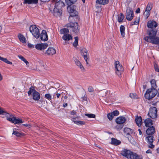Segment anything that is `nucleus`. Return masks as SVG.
<instances>
[{
	"instance_id": "1",
	"label": "nucleus",
	"mask_w": 159,
	"mask_h": 159,
	"mask_svg": "<svg viewBox=\"0 0 159 159\" xmlns=\"http://www.w3.org/2000/svg\"><path fill=\"white\" fill-rule=\"evenodd\" d=\"M157 30L156 28L148 29L146 32L148 36L144 37V39L148 43L159 46V37L156 36Z\"/></svg>"
},
{
	"instance_id": "2",
	"label": "nucleus",
	"mask_w": 159,
	"mask_h": 159,
	"mask_svg": "<svg viewBox=\"0 0 159 159\" xmlns=\"http://www.w3.org/2000/svg\"><path fill=\"white\" fill-rule=\"evenodd\" d=\"M65 7V4L62 1L59 0L55 3L54 6L51 5L49 9L52 12L54 16L56 17L60 16L62 12V8Z\"/></svg>"
},
{
	"instance_id": "3",
	"label": "nucleus",
	"mask_w": 159,
	"mask_h": 159,
	"mask_svg": "<svg viewBox=\"0 0 159 159\" xmlns=\"http://www.w3.org/2000/svg\"><path fill=\"white\" fill-rule=\"evenodd\" d=\"M77 0H65V1L67 4L68 6V9H70L69 13H70V16L72 17H75L76 18L78 19V12L76 10V6L75 5H71L74 4L76 1Z\"/></svg>"
},
{
	"instance_id": "4",
	"label": "nucleus",
	"mask_w": 159,
	"mask_h": 159,
	"mask_svg": "<svg viewBox=\"0 0 159 159\" xmlns=\"http://www.w3.org/2000/svg\"><path fill=\"white\" fill-rule=\"evenodd\" d=\"M66 26L75 33H78L79 32V27L77 22H70L67 24Z\"/></svg>"
},
{
	"instance_id": "5",
	"label": "nucleus",
	"mask_w": 159,
	"mask_h": 159,
	"mask_svg": "<svg viewBox=\"0 0 159 159\" xmlns=\"http://www.w3.org/2000/svg\"><path fill=\"white\" fill-rule=\"evenodd\" d=\"M29 30L35 38L38 39L39 37V30L35 25H31L29 28Z\"/></svg>"
},
{
	"instance_id": "6",
	"label": "nucleus",
	"mask_w": 159,
	"mask_h": 159,
	"mask_svg": "<svg viewBox=\"0 0 159 159\" xmlns=\"http://www.w3.org/2000/svg\"><path fill=\"white\" fill-rule=\"evenodd\" d=\"M157 109L155 107H151L149 109L148 115L152 119H155L157 117Z\"/></svg>"
},
{
	"instance_id": "7",
	"label": "nucleus",
	"mask_w": 159,
	"mask_h": 159,
	"mask_svg": "<svg viewBox=\"0 0 159 159\" xmlns=\"http://www.w3.org/2000/svg\"><path fill=\"white\" fill-rule=\"evenodd\" d=\"M115 68L116 70V73L119 76L121 75L122 72L124 71V68L123 66L120 64L118 61L115 62Z\"/></svg>"
},
{
	"instance_id": "8",
	"label": "nucleus",
	"mask_w": 159,
	"mask_h": 159,
	"mask_svg": "<svg viewBox=\"0 0 159 159\" xmlns=\"http://www.w3.org/2000/svg\"><path fill=\"white\" fill-rule=\"evenodd\" d=\"M126 19L129 21H131L134 17V13L131 8H129L126 10Z\"/></svg>"
},
{
	"instance_id": "9",
	"label": "nucleus",
	"mask_w": 159,
	"mask_h": 159,
	"mask_svg": "<svg viewBox=\"0 0 159 159\" xmlns=\"http://www.w3.org/2000/svg\"><path fill=\"white\" fill-rule=\"evenodd\" d=\"M158 26V24L153 20H150L147 24L148 29H155Z\"/></svg>"
},
{
	"instance_id": "10",
	"label": "nucleus",
	"mask_w": 159,
	"mask_h": 159,
	"mask_svg": "<svg viewBox=\"0 0 159 159\" xmlns=\"http://www.w3.org/2000/svg\"><path fill=\"white\" fill-rule=\"evenodd\" d=\"M154 137L153 135H148L146 137V139L147 140V142L149 144V148H153L154 147V145L152 144V143L154 140L153 139Z\"/></svg>"
},
{
	"instance_id": "11",
	"label": "nucleus",
	"mask_w": 159,
	"mask_h": 159,
	"mask_svg": "<svg viewBox=\"0 0 159 159\" xmlns=\"http://www.w3.org/2000/svg\"><path fill=\"white\" fill-rule=\"evenodd\" d=\"M80 52L81 55L83 56L84 59L86 62V64H88L87 59H88V55L89 53L87 49L85 48H83L81 49Z\"/></svg>"
},
{
	"instance_id": "12",
	"label": "nucleus",
	"mask_w": 159,
	"mask_h": 159,
	"mask_svg": "<svg viewBox=\"0 0 159 159\" xmlns=\"http://www.w3.org/2000/svg\"><path fill=\"white\" fill-rule=\"evenodd\" d=\"M48 46V45L47 43H38L35 46L36 48L39 50H43Z\"/></svg>"
},
{
	"instance_id": "13",
	"label": "nucleus",
	"mask_w": 159,
	"mask_h": 159,
	"mask_svg": "<svg viewBox=\"0 0 159 159\" xmlns=\"http://www.w3.org/2000/svg\"><path fill=\"white\" fill-rule=\"evenodd\" d=\"M155 132V129L153 126L149 127L146 130V133L148 135H153Z\"/></svg>"
},
{
	"instance_id": "14",
	"label": "nucleus",
	"mask_w": 159,
	"mask_h": 159,
	"mask_svg": "<svg viewBox=\"0 0 159 159\" xmlns=\"http://www.w3.org/2000/svg\"><path fill=\"white\" fill-rule=\"evenodd\" d=\"M41 39L44 41H47L48 40V36L45 30H42L41 34Z\"/></svg>"
},
{
	"instance_id": "15",
	"label": "nucleus",
	"mask_w": 159,
	"mask_h": 159,
	"mask_svg": "<svg viewBox=\"0 0 159 159\" xmlns=\"http://www.w3.org/2000/svg\"><path fill=\"white\" fill-rule=\"evenodd\" d=\"M126 119L123 116H120L117 117L116 120V122L118 124H122L124 123Z\"/></svg>"
},
{
	"instance_id": "16",
	"label": "nucleus",
	"mask_w": 159,
	"mask_h": 159,
	"mask_svg": "<svg viewBox=\"0 0 159 159\" xmlns=\"http://www.w3.org/2000/svg\"><path fill=\"white\" fill-rule=\"evenodd\" d=\"M56 53V50L52 47H49L45 53L48 55H52Z\"/></svg>"
},
{
	"instance_id": "17",
	"label": "nucleus",
	"mask_w": 159,
	"mask_h": 159,
	"mask_svg": "<svg viewBox=\"0 0 159 159\" xmlns=\"http://www.w3.org/2000/svg\"><path fill=\"white\" fill-rule=\"evenodd\" d=\"M33 99L35 101H39L40 98V93L36 91H35L32 94Z\"/></svg>"
},
{
	"instance_id": "18",
	"label": "nucleus",
	"mask_w": 159,
	"mask_h": 159,
	"mask_svg": "<svg viewBox=\"0 0 159 159\" xmlns=\"http://www.w3.org/2000/svg\"><path fill=\"white\" fill-rule=\"evenodd\" d=\"M128 159H143L140 156H138L136 153H133L132 152L130 153L129 157H128Z\"/></svg>"
},
{
	"instance_id": "19",
	"label": "nucleus",
	"mask_w": 159,
	"mask_h": 159,
	"mask_svg": "<svg viewBox=\"0 0 159 159\" xmlns=\"http://www.w3.org/2000/svg\"><path fill=\"white\" fill-rule=\"evenodd\" d=\"M4 115L6 116L7 120L11 122H12L13 119L15 117L14 115L11 114H10L6 111L5 114H4Z\"/></svg>"
},
{
	"instance_id": "20",
	"label": "nucleus",
	"mask_w": 159,
	"mask_h": 159,
	"mask_svg": "<svg viewBox=\"0 0 159 159\" xmlns=\"http://www.w3.org/2000/svg\"><path fill=\"white\" fill-rule=\"evenodd\" d=\"M144 123L146 127L151 126L153 125L152 120L150 118H147L144 121Z\"/></svg>"
},
{
	"instance_id": "21",
	"label": "nucleus",
	"mask_w": 159,
	"mask_h": 159,
	"mask_svg": "<svg viewBox=\"0 0 159 159\" xmlns=\"http://www.w3.org/2000/svg\"><path fill=\"white\" fill-rule=\"evenodd\" d=\"M130 153H132V152L126 149H124L122 151L121 154L123 156L128 158Z\"/></svg>"
},
{
	"instance_id": "22",
	"label": "nucleus",
	"mask_w": 159,
	"mask_h": 159,
	"mask_svg": "<svg viewBox=\"0 0 159 159\" xmlns=\"http://www.w3.org/2000/svg\"><path fill=\"white\" fill-rule=\"evenodd\" d=\"M124 134L126 136H128V137H129V136H130L131 137L130 134L133 133V130L132 129L128 128H125L124 130Z\"/></svg>"
},
{
	"instance_id": "23",
	"label": "nucleus",
	"mask_w": 159,
	"mask_h": 159,
	"mask_svg": "<svg viewBox=\"0 0 159 159\" xmlns=\"http://www.w3.org/2000/svg\"><path fill=\"white\" fill-rule=\"evenodd\" d=\"M135 121L139 127L141 126L142 124V119L141 116H137L135 119Z\"/></svg>"
},
{
	"instance_id": "24",
	"label": "nucleus",
	"mask_w": 159,
	"mask_h": 159,
	"mask_svg": "<svg viewBox=\"0 0 159 159\" xmlns=\"http://www.w3.org/2000/svg\"><path fill=\"white\" fill-rule=\"evenodd\" d=\"M111 144L115 146H117L120 145L121 143V141L118 140L117 139L113 138L111 139Z\"/></svg>"
},
{
	"instance_id": "25",
	"label": "nucleus",
	"mask_w": 159,
	"mask_h": 159,
	"mask_svg": "<svg viewBox=\"0 0 159 159\" xmlns=\"http://www.w3.org/2000/svg\"><path fill=\"white\" fill-rule=\"evenodd\" d=\"M24 4H36L38 2V0H24Z\"/></svg>"
},
{
	"instance_id": "26",
	"label": "nucleus",
	"mask_w": 159,
	"mask_h": 159,
	"mask_svg": "<svg viewBox=\"0 0 159 159\" xmlns=\"http://www.w3.org/2000/svg\"><path fill=\"white\" fill-rule=\"evenodd\" d=\"M72 36L70 34H65L62 37V39L65 41H69L72 39Z\"/></svg>"
},
{
	"instance_id": "27",
	"label": "nucleus",
	"mask_w": 159,
	"mask_h": 159,
	"mask_svg": "<svg viewBox=\"0 0 159 159\" xmlns=\"http://www.w3.org/2000/svg\"><path fill=\"white\" fill-rule=\"evenodd\" d=\"M109 0H96V2L99 4L106 5L108 3Z\"/></svg>"
},
{
	"instance_id": "28",
	"label": "nucleus",
	"mask_w": 159,
	"mask_h": 159,
	"mask_svg": "<svg viewBox=\"0 0 159 159\" xmlns=\"http://www.w3.org/2000/svg\"><path fill=\"white\" fill-rule=\"evenodd\" d=\"M78 118V117H76L73 118V122L75 124L78 125H84L85 124V122L82 121H76L75 120H76V118Z\"/></svg>"
},
{
	"instance_id": "29",
	"label": "nucleus",
	"mask_w": 159,
	"mask_h": 159,
	"mask_svg": "<svg viewBox=\"0 0 159 159\" xmlns=\"http://www.w3.org/2000/svg\"><path fill=\"white\" fill-rule=\"evenodd\" d=\"M150 82L151 85V89H156L157 86L156 80L155 79H153L150 80Z\"/></svg>"
},
{
	"instance_id": "30",
	"label": "nucleus",
	"mask_w": 159,
	"mask_h": 159,
	"mask_svg": "<svg viewBox=\"0 0 159 159\" xmlns=\"http://www.w3.org/2000/svg\"><path fill=\"white\" fill-rule=\"evenodd\" d=\"M18 38L20 41L23 43H25L26 42V40L24 36L21 34H19L18 35Z\"/></svg>"
},
{
	"instance_id": "31",
	"label": "nucleus",
	"mask_w": 159,
	"mask_h": 159,
	"mask_svg": "<svg viewBox=\"0 0 159 159\" xmlns=\"http://www.w3.org/2000/svg\"><path fill=\"white\" fill-rule=\"evenodd\" d=\"M12 134L18 137H21V136H23L24 135L23 133L19 132L17 131L14 130V129H13V133Z\"/></svg>"
},
{
	"instance_id": "32",
	"label": "nucleus",
	"mask_w": 159,
	"mask_h": 159,
	"mask_svg": "<svg viewBox=\"0 0 159 159\" xmlns=\"http://www.w3.org/2000/svg\"><path fill=\"white\" fill-rule=\"evenodd\" d=\"M69 28H64L60 30V32L61 34H66L69 33Z\"/></svg>"
},
{
	"instance_id": "33",
	"label": "nucleus",
	"mask_w": 159,
	"mask_h": 159,
	"mask_svg": "<svg viewBox=\"0 0 159 159\" xmlns=\"http://www.w3.org/2000/svg\"><path fill=\"white\" fill-rule=\"evenodd\" d=\"M125 27L124 25H121L120 27V31L122 37H125Z\"/></svg>"
},
{
	"instance_id": "34",
	"label": "nucleus",
	"mask_w": 159,
	"mask_h": 159,
	"mask_svg": "<svg viewBox=\"0 0 159 159\" xmlns=\"http://www.w3.org/2000/svg\"><path fill=\"white\" fill-rule=\"evenodd\" d=\"M23 122L22 120L18 118L16 119L15 118L13 119L12 123H14L15 124H18L19 123H22Z\"/></svg>"
},
{
	"instance_id": "35",
	"label": "nucleus",
	"mask_w": 159,
	"mask_h": 159,
	"mask_svg": "<svg viewBox=\"0 0 159 159\" xmlns=\"http://www.w3.org/2000/svg\"><path fill=\"white\" fill-rule=\"evenodd\" d=\"M0 60L3 61L5 63L9 64L11 65L12 63L11 62L9 61L7 59L5 58L2 57L0 56Z\"/></svg>"
},
{
	"instance_id": "36",
	"label": "nucleus",
	"mask_w": 159,
	"mask_h": 159,
	"mask_svg": "<svg viewBox=\"0 0 159 159\" xmlns=\"http://www.w3.org/2000/svg\"><path fill=\"white\" fill-rule=\"evenodd\" d=\"M124 16L122 13H120L119 15L118 16V21L119 22H121L122 21L124 18Z\"/></svg>"
},
{
	"instance_id": "37",
	"label": "nucleus",
	"mask_w": 159,
	"mask_h": 159,
	"mask_svg": "<svg viewBox=\"0 0 159 159\" xmlns=\"http://www.w3.org/2000/svg\"><path fill=\"white\" fill-rule=\"evenodd\" d=\"M76 65L80 68L81 70L83 72L84 71L85 69L81 62L79 61L78 62H76Z\"/></svg>"
},
{
	"instance_id": "38",
	"label": "nucleus",
	"mask_w": 159,
	"mask_h": 159,
	"mask_svg": "<svg viewBox=\"0 0 159 159\" xmlns=\"http://www.w3.org/2000/svg\"><path fill=\"white\" fill-rule=\"evenodd\" d=\"M74 39L75 41L73 43V45L74 47H76L78 45L79 38L78 37L76 36L75 37Z\"/></svg>"
},
{
	"instance_id": "39",
	"label": "nucleus",
	"mask_w": 159,
	"mask_h": 159,
	"mask_svg": "<svg viewBox=\"0 0 159 159\" xmlns=\"http://www.w3.org/2000/svg\"><path fill=\"white\" fill-rule=\"evenodd\" d=\"M36 91L34 89L33 86H31V87L29 89V90L28 92V94L29 96H30L31 94L32 93H33L34 91Z\"/></svg>"
},
{
	"instance_id": "40",
	"label": "nucleus",
	"mask_w": 159,
	"mask_h": 159,
	"mask_svg": "<svg viewBox=\"0 0 159 159\" xmlns=\"http://www.w3.org/2000/svg\"><path fill=\"white\" fill-rule=\"evenodd\" d=\"M108 93L107 91L103 90L101 91L100 93V95L102 97H105L106 96V94Z\"/></svg>"
},
{
	"instance_id": "41",
	"label": "nucleus",
	"mask_w": 159,
	"mask_h": 159,
	"mask_svg": "<svg viewBox=\"0 0 159 159\" xmlns=\"http://www.w3.org/2000/svg\"><path fill=\"white\" fill-rule=\"evenodd\" d=\"M107 117L108 119L110 120H111L114 117V116H113V114L111 113H108L107 115Z\"/></svg>"
},
{
	"instance_id": "42",
	"label": "nucleus",
	"mask_w": 159,
	"mask_h": 159,
	"mask_svg": "<svg viewBox=\"0 0 159 159\" xmlns=\"http://www.w3.org/2000/svg\"><path fill=\"white\" fill-rule=\"evenodd\" d=\"M44 97L48 100H50L51 102L52 100V96L49 94H46L45 95Z\"/></svg>"
},
{
	"instance_id": "43",
	"label": "nucleus",
	"mask_w": 159,
	"mask_h": 159,
	"mask_svg": "<svg viewBox=\"0 0 159 159\" xmlns=\"http://www.w3.org/2000/svg\"><path fill=\"white\" fill-rule=\"evenodd\" d=\"M85 115L88 116L89 118H94L96 117V116L94 114H85Z\"/></svg>"
},
{
	"instance_id": "44",
	"label": "nucleus",
	"mask_w": 159,
	"mask_h": 159,
	"mask_svg": "<svg viewBox=\"0 0 159 159\" xmlns=\"http://www.w3.org/2000/svg\"><path fill=\"white\" fill-rule=\"evenodd\" d=\"M154 68L155 71L159 72V68L157 64L156 63L154 64Z\"/></svg>"
},
{
	"instance_id": "45",
	"label": "nucleus",
	"mask_w": 159,
	"mask_h": 159,
	"mask_svg": "<svg viewBox=\"0 0 159 159\" xmlns=\"http://www.w3.org/2000/svg\"><path fill=\"white\" fill-rule=\"evenodd\" d=\"M111 113L114 116L118 115L119 114V111L117 110L113 111Z\"/></svg>"
},
{
	"instance_id": "46",
	"label": "nucleus",
	"mask_w": 159,
	"mask_h": 159,
	"mask_svg": "<svg viewBox=\"0 0 159 159\" xmlns=\"http://www.w3.org/2000/svg\"><path fill=\"white\" fill-rule=\"evenodd\" d=\"M151 9L152 7H150V5L149 4H148L146 7L145 11H148L150 12Z\"/></svg>"
},
{
	"instance_id": "47",
	"label": "nucleus",
	"mask_w": 159,
	"mask_h": 159,
	"mask_svg": "<svg viewBox=\"0 0 159 159\" xmlns=\"http://www.w3.org/2000/svg\"><path fill=\"white\" fill-rule=\"evenodd\" d=\"M6 111L3 108L0 107V115H4Z\"/></svg>"
},
{
	"instance_id": "48",
	"label": "nucleus",
	"mask_w": 159,
	"mask_h": 159,
	"mask_svg": "<svg viewBox=\"0 0 159 159\" xmlns=\"http://www.w3.org/2000/svg\"><path fill=\"white\" fill-rule=\"evenodd\" d=\"M139 20H138L137 21L135 20L133 22H132L131 23L130 25H137L139 24Z\"/></svg>"
},
{
	"instance_id": "49",
	"label": "nucleus",
	"mask_w": 159,
	"mask_h": 159,
	"mask_svg": "<svg viewBox=\"0 0 159 159\" xmlns=\"http://www.w3.org/2000/svg\"><path fill=\"white\" fill-rule=\"evenodd\" d=\"M88 91L89 92H93L94 91V89L92 86H89L88 88Z\"/></svg>"
},
{
	"instance_id": "50",
	"label": "nucleus",
	"mask_w": 159,
	"mask_h": 159,
	"mask_svg": "<svg viewBox=\"0 0 159 159\" xmlns=\"http://www.w3.org/2000/svg\"><path fill=\"white\" fill-rule=\"evenodd\" d=\"M129 96L132 98L135 99L136 98V94L134 93H130L129 95Z\"/></svg>"
},
{
	"instance_id": "51",
	"label": "nucleus",
	"mask_w": 159,
	"mask_h": 159,
	"mask_svg": "<svg viewBox=\"0 0 159 159\" xmlns=\"http://www.w3.org/2000/svg\"><path fill=\"white\" fill-rule=\"evenodd\" d=\"M123 126V125H117L116 126V128L118 129H122Z\"/></svg>"
},
{
	"instance_id": "52",
	"label": "nucleus",
	"mask_w": 159,
	"mask_h": 159,
	"mask_svg": "<svg viewBox=\"0 0 159 159\" xmlns=\"http://www.w3.org/2000/svg\"><path fill=\"white\" fill-rule=\"evenodd\" d=\"M18 57L23 61L26 59L24 57L21 55H18Z\"/></svg>"
},
{
	"instance_id": "53",
	"label": "nucleus",
	"mask_w": 159,
	"mask_h": 159,
	"mask_svg": "<svg viewBox=\"0 0 159 159\" xmlns=\"http://www.w3.org/2000/svg\"><path fill=\"white\" fill-rule=\"evenodd\" d=\"M81 98L82 99V101H87V97L86 94H85L84 97H82Z\"/></svg>"
},
{
	"instance_id": "54",
	"label": "nucleus",
	"mask_w": 159,
	"mask_h": 159,
	"mask_svg": "<svg viewBox=\"0 0 159 159\" xmlns=\"http://www.w3.org/2000/svg\"><path fill=\"white\" fill-rule=\"evenodd\" d=\"M28 47L30 48H34V45L30 43H28Z\"/></svg>"
},
{
	"instance_id": "55",
	"label": "nucleus",
	"mask_w": 159,
	"mask_h": 159,
	"mask_svg": "<svg viewBox=\"0 0 159 159\" xmlns=\"http://www.w3.org/2000/svg\"><path fill=\"white\" fill-rule=\"evenodd\" d=\"M23 125L25 127H28L29 128H30L31 127V125L29 124H23Z\"/></svg>"
},
{
	"instance_id": "56",
	"label": "nucleus",
	"mask_w": 159,
	"mask_h": 159,
	"mask_svg": "<svg viewBox=\"0 0 159 159\" xmlns=\"http://www.w3.org/2000/svg\"><path fill=\"white\" fill-rule=\"evenodd\" d=\"M146 18L147 19L150 15V12L148 11H145Z\"/></svg>"
},
{
	"instance_id": "57",
	"label": "nucleus",
	"mask_w": 159,
	"mask_h": 159,
	"mask_svg": "<svg viewBox=\"0 0 159 159\" xmlns=\"http://www.w3.org/2000/svg\"><path fill=\"white\" fill-rule=\"evenodd\" d=\"M73 60H74V61H75V64H76V62H79L80 61L75 57H74L73 58Z\"/></svg>"
},
{
	"instance_id": "58",
	"label": "nucleus",
	"mask_w": 159,
	"mask_h": 159,
	"mask_svg": "<svg viewBox=\"0 0 159 159\" xmlns=\"http://www.w3.org/2000/svg\"><path fill=\"white\" fill-rule=\"evenodd\" d=\"M76 113V112L75 111L73 110L72 111H71L70 114L72 115H74Z\"/></svg>"
},
{
	"instance_id": "59",
	"label": "nucleus",
	"mask_w": 159,
	"mask_h": 159,
	"mask_svg": "<svg viewBox=\"0 0 159 159\" xmlns=\"http://www.w3.org/2000/svg\"><path fill=\"white\" fill-rule=\"evenodd\" d=\"M146 153H152V151L150 149H148V150H147L146 152Z\"/></svg>"
},
{
	"instance_id": "60",
	"label": "nucleus",
	"mask_w": 159,
	"mask_h": 159,
	"mask_svg": "<svg viewBox=\"0 0 159 159\" xmlns=\"http://www.w3.org/2000/svg\"><path fill=\"white\" fill-rule=\"evenodd\" d=\"M24 61L26 63L27 66H29V62H28V61H27L26 60V59H25Z\"/></svg>"
},
{
	"instance_id": "61",
	"label": "nucleus",
	"mask_w": 159,
	"mask_h": 159,
	"mask_svg": "<svg viewBox=\"0 0 159 159\" xmlns=\"http://www.w3.org/2000/svg\"><path fill=\"white\" fill-rule=\"evenodd\" d=\"M140 9H139V8L136 10V12L137 13H139L140 12Z\"/></svg>"
},
{
	"instance_id": "62",
	"label": "nucleus",
	"mask_w": 159,
	"mask_h": 159,
	"mask_svg": "<svg viewBox=\"0 0 159 159\" xmlns=\"http://www.w3.org/2000/svg\"><path fill=\"white\" fill-rule=\"evenodd\" d=\"M43 102H44H44H45L44 101H41V100H39V101H38L37 102L39 103H42Z\"/></svg>"
},
{
	"instance_id": "63",
	"label": "nucleus",
	"mask_w": 159,
	"mask_h": 159,
	"mask_svg": "<svg viewBox=\"0 0 159 159\" xmlns=\"http://www.w3.org/2000/svg\"><path fill=\"white\" fill-rule=\"evenodd\" d=\"M68 104L67 103H64L63 104V106L64 107H67V106Z\"/></svg>"
},
{
	"instance_id": "64",
	"label": "nucleus",
	"mask_w": 159,
	"mask_h": 159,
	"mask_svg": "<svg viewBox=\"0 0 159 159\" xmlns=\"http://www.w3.org/2000/svg\"><path fill=\"white\" fill-rule=\"evenodd\" d=\"M138 131H139V134L140 135H142V132L141 130L140 129H139L138 130Z\"/></svg>"
}]
</instances>
